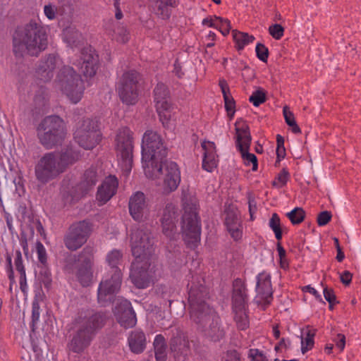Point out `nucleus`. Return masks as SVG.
<instances>
[{
    "instance_id": "nucleus-13",
    "label": "nucleus",
    "mask_w": 361,
    "mask_h": 361,
    "mask_svg": "<svg viewBox=\"0 0 361 361\" xmlns=\"http://www.w3.org/2000/svg\"><path fill=\"white\" fill-rule=\"evenodd\" d=\"M74 140L85 149L95 147L102 140L98 121L86 118L79 122L74 132Z\"/></svg>"
},
{
    "instance_id": "nucleus-27",
    "label": "nucleus",
    "mask_w": 361,
    "mask_h": 361,
    "mask_svg": "<svg viewBox=\"0 0 361 361\" xmlns=\"http://www.w3.org/2000/svg\"><path fill=\"white\" fill-rule=\"evenodd\" d=\"M225 225L234 240L241 239L243 236V226L237 210L232 209L226 211Z\"/></svg>"
},
{
    "instance_id": "nucleus-53",
    "label": "nucleus",
    "mask_w": 361,
    "mask_h": 361,
    "mask_svg": "<svg viewBox=\"0 0 361 361\" xmlns=\"http://www.w3.org/2000/svg\"><path fill=\"white\" fill-rule=\"evenodd\" d=\"M331 219V214L328 211L320 212L317 216V224L320 226L326 225Z\"/></svg>"
},
{
    "instance_id": "nucleus-26",
    "label": "nucleus",
    "mask_w": 361,
    "mask_h": 361,
    "mask_svg": "<svg viewBox=\"0 0 361 361\" xmlns=\"http://www.w3.org/2000/svg\"><path fill=\"white\" fill-rule=\"evenodd\" d=\"M118 180L115 176H109L104 178L99 186L96 199L99 205H103L109 201L116 193Z\"/></svg>"
},
{
    "instance_id": "nucleus-62",
    "label": "nucleus",
    "mask_w": 361,
    "mask_h": 361,
    "mask_svg": "<svg viewBox=\"0 0 361 361\" xmlns=\"http://www.w3.org/2000/svg\"><path fill=\"white\" fill-rule=\"evenodd\" d=\"M216 35L213 31H209L208 34L205 36V39L208 41H210L207 44V47H212L214 46V41L216 40Z\"/></svg>"
},
{
    "instance_id": "nucleus-9",
    "label": "nucleus",
    "mask_w": 361,
    "mask_h": 361,
    "mask_svg": "<svg viewBox=\"0 0 361 361\" xmlns=\"http://www.w3.org/2000/svg\"><path fill=\"white\" fill-rule=\"evenodd\" d=\"M150 169L152 176H146L157 179L156 184L163 194L168 195L178 188L181 178L180 169L176 162L162 161Z\"/></svg>"
},
{
    "instance_id": "nucleus-33",
    "label": "nucleus",
    "mask_w": 361,
    "mask_h": 361,
    "mask_svg": "<svg viewBox=\"0 0 361 361\" xmlns=\"http://www.w3.org/2000/svg\"><path fill=\"white\" fill-rule=\"evenodd\" d=\"M171 349L176 355L178 356L179 354L185 355L189 349L188 341L183 334H179L171 339Z\"/></svg>"
},
{
    "instance_id": "nucleus-38",
    "label": "nucleus",
    "mask_w": 361,
    "mask_h": 361,
    "mask_svg": "<svg viewBox=\"0 0 361 361\" xmlns=\"http://www.w3.org/2000/svg\"><path fill=\"white\" fill-rule=\"evenodd\" d=\"M269 227L274 233L275 238L278 240L282 239V231L281 228V219L276 213L272 214L270 219L269 220Z\"/></svg>"
},
{
    "instance_id": "nucleus-16",
    "label": "nucleus",
    "mask_w": 361,
    "mask_h": 361,
    "mask_svg": "<svg viewBox=\"0 0 361 361\" xmlns=\"http://www.w3.org/2000/svg\"><path fill=\"white\" fill-rule=\"evenodd\" d=\"M122 283L121 269L115 272H107L99 283L97 290L98 302L102 306H106L111 302L114 295L120 290Z\"/></svg>"
},
{
    "instance_id": "nucleus-50",
    "label": "nucleus",
    "mask_w": 361,
    "mask_h": 361,
    "mask_svg": "<svg viewBox=\"0 0 361 361\" xmlns=\"http://www.w3.org/2000/svg\"><path fill=\"white\" fill-rule=\"evenodd\" d=\"M44 13L49 20H54L57 13V7L52 4L45 5L44 7Z\"/></svg>"
},
{
    "instance_id": "nucleus-2",
    "label": "nucleus",
    "mask_w": 361,
    "mask_h": 361,
    "mask_svg": "<svg viewBox=\"0 0 361 361\" xmlns=\"http://www.w3.org/2000/svg\"><path fill=\"white\" fill-rule=\"evenodd\" d=\"M130 245L135 259L131 264L130 279L135 287L144 289L156 279V266L152 262L154 248L150 233L144 229L133 230Z\"/></svg>"
},
{
    "instance_id": "nucleus-22",
    "label": "nucleus",
    "mask_w": 361,
    "mask_h": 361,
    "mask_svg": "<svg viewBox=\"0 0 361 361\" xmlns=\"http://www.w3.org/2000/svg\"><path fill=\"white\" fill-rule=\"evenodd\" d=\"M80 61H73L80 70L85 77L92 78L97 72L98 68V56L91 47H87L82 50Z\"/></svg>"
},
{
    "instance_id": "nucleus-52",
    "label": "nucleus",
    "mask_w": 361,
    "mask_h": 361,
    "mask_svg": "<svg viewBox=\"0 0 361 361\" xmlns=\"http://www.w3.org/2000/svg\"><path fill=\"white\" fill-rule=\"evenodd\" d=\"M219 18V16L216 15L209 16L202 20V25L216 29L218 23V20L216 18Z\"/></svg>"
},
{
    "instance_id": "nucleus-36",
    "label": "nucleus",
    "mask_w": 361,
    "mask_h": 361,
    "mask_svg": "<svg viewBox=\"0 0 361 361\" xmlns=\"http://www.w3.org/2000/svg\"><path fill=\"white\" fill-rule=\"evenodd\" d=\"M35 272L40 282L42 283L47 288H49L51 286L52 279L47 264L46 265L38 264Z\"/></svg>"
},
{
    "instance_id": "nucleus-7",
    "label": "nucleus",
    "mask_w": 361,
    "mask_h": 361,
    "mask_svg": "<svg viewBox=\"0 0 361 361\" xmlns=\"http://www.w3.org/2000/svg\"><path fill=\"white\" fill-rule=\"evenodd\" d=\"M184 213L182 216L181 230L185 243L190 248L196 247L201 235V224L197 214L198 203L195 197L183 199Z\"/></svg>"
},
{
    "instance_id": "nucleus-56",
    "label": "nucleus",
    "mask_w": 361,
    "mask_h": 361,
    "mask_svg": "<svg viewBox=\"0 0 361 361\" xmlns=\"http://www.w3.org/2000/svg\"><path fill=\"white\" fill-rule=\"evenodd\" d=\"M154 350H166L165 339L161 334L157 335L154 341Z\"/></svg>"
},
{
    "instance_id": "nucleus-58",
    "label": "nucleus",
    "mask_w": 361,
    "mask_h": 361,
    "mask_svg": "<svg viewBox=\"0 0 361 361\" xmlns=\"http://www.w3.org/2000/svg\"><path fill=\"white\" fill-rule=\"evenodd\" d=\"M116 39L121 43H126L128 40V32L126 30L121 28L118 32Z\"/></svg>"
},
{
    "instance_id": "nucleus-32",
    "label": "nucleus",
    "mask_w": 361,
    "mask_h": 361,
    "mask_svg": "<svg viewBox=\"0 0 361 361\" xmlns=\"http://www.w3.org/2000/svg\"><path fill=\"white\" fill-rule=\"evenodd\" d=\"M232 37L235 43V47L238 51L243 50L246 46L252 44L255 40V37L247 32L233 30Z\"/></svg>"
},
{
    "instance_id": "nucleus-37",
    "label": "nucleus",
    "mask_w": 361,
    "mask_h": 361,
    "mask_svg": "<svg viewBox=\"0 0 361 361\" xmlns=\"http://www.w3.org/2000/svg\"><path fill=\"white\" fill-rule=\"evenodd\" d=\"M314 333L311 330H307L302 333L300 337L301 352L302 354L310 350L314 345Z\"/></svg>"
},
{
    "instance_id": "nucleus-5",
    "label": "nucleus",
    "mask_w": 361,
    "mask_h": 361,
    "mask_svg": "<svg viewBox=\"0 0 361 361\" xmlns=\"http://www.w3.org/2000/svg\"><path fill=\"white\" fill-rule=\"evenodd\" d=\"M47 47V35L44 28L36 23H30L23 30L18 29L13 35V51L21 54L22 49L31 56H37Z\"/></svg>"
},
{
    "instance_id": "nucleus-34",
    "label": "nucleus",
    "mask_w": 361,
    "mask_h": 361,
    "mask_svg": "<svg viewBox=\"0 0 361 361\" xmlns=\"http://www.w3.org/2000/svg\"><path fill=\"white\" fill-rule=\"evenodd\" d=\"M63 39L67 45L72 49L79 47L80 39L82 38L81 34L78 32L74 27H66L63 30Z\"/></svg>"
},
{
    "instance_id": "nucleus-31",
    "label": "nucleus",
    "mask_w": 361,
    "mask_h": 361,
    "mask_svg": "<svg viewBox=\"0 0 361 361\" xmlns=\"http://www.w3.org/2000/svg\"><path fill=\"white\" fill-rule=\"evenodd\" d=\"M157 7V14L162 19H168L171 14V8L177 6V0H154Z\"/></svg>"
},
{
    "instance_id": "nucleus-6",
    "label": "nucleus",
    "mask_w": 361,
    "mask_h": 361,
    "mask_svg": "<svg viewBox=\"0 0 361 361\" xmlns=\"http://www.w3.org/2000/svg\"><path fill=\"white\" fill-rule=\"evenodd\" d=\"M142 164L146 176H152L150 168L162 162L166 157V147L161 135L155 131L147 130L142 140Z\"/></svg>"
},
{
    "instance_id": "nucleus-25",
    "label": "nucleus",
    "mask_w": 361,
    "mask_h": 361,
    "mask_svg": "<svg viewBox=\"0 0 361 361\" xmlns=\"http://www.w3.org/2000/svg\"><path fill=\"white\" fill-rule=\"evenodd\" d=\"M202 154V169L208 172H212L218 166L219 156L216 146L212 141L204 140L201 142Z\"/></svg>"
},
{
    "instance_id": "nucleus-30",
    "label": "nucleus",
    "mask_w": 361,
    "mask_h": 361,
    "mask_svg": "<svg viewBox=\"0 0 361 361\" xmlns=\"http://www.w3.org/2000/svg\"><path fill=\"white\" fill-rule=\"evenodd\" d=\"M219 86L223 94L225 109L230 117H232L235 113V101L230 94V90L225 80H219Z\"/></svg>"
},
{
    "instance_id": "nucleus-8",
    "label": "nucleus",
    "mask_w": 361,
    "mask_h": 361,
    "mask_svg": "<svg viewBox=\"0 0 361 361\" xmlns=\"http://www.w3.org/2000/svg\"><path fill=\"white\" fill-rule=\"evenodd\" d=\"M37 132L40 143L46 149L61 145L67 134L63 120L56 115L45 117L39 124Z\"/></svg>"
},
{
    "instance_id": "nucleus-1",
    "label": "nucleus",
    "mask_w": 361,
    "mask_h": 361,
    "mask_svg": "<svg viewBox=\"0 0 361 361\" xmlns=\"http://www.w3.org/2000/svg\"><path fill=\"white\" fill-rule=\"evenodd\" d=\"M188 303L190 317L198 328L212 341H217L223 336L219 327V317L207 302L208 291L204 280L199 276H192L188 283Z\"/></svg>"
},
{
    "instance_id": "nucleus-17",
    "label": "nucleus",
    "mask_w": 361,
    "mask_h": 361,
    "mask_svg": "<svg viewBox=\"0 0 361 361\" xmlns=\"http://www.w3.org/2000/svg\"><path fill=\"white\" fill-rule=\"evenodd\" d=\"M92 231L91 223L87 220L73 224L64 237L66 247L70 250H76L87 240Z\"/></svg>"
},
{
    "instance_id": "nucleus-18",
    "label": "nucleus",
    "mask_w": 361,
    "mask_h": 361,
    "mask_svg": "<svg viewBox=\"0 0 361 361\" xmlns=\"http://www.w3.org/2000/svg\"><path fill=\"white\" fill-rule=\"evenodd\" d=\"M235 146L240 153L243 164L246 166H251L252 171L258 169L257 157L249 152L251 144V136L247 127L236 128Z\"/></svg>"
},
{
    "instance_id": "nucleus-57",
    "label": "nucleus",
    "mask_w": 361,
    "mask_h": 361,
    "mask_svg": "<svg viewBox=\"0 0 361 361\" xmlns=\"http://www.w3.org/2000/svg\"><path fill=\"white\" fill-rule=\"evenodd\" d=\"M19 274H20V279H19L20 288L24 293H25L28 288L27 284L26 274H25V271L21 272Z\"/></svg>"
},
{
    "instance_id": "nucleus-55",
    "label": "nucleus",
    "mask_w": 361,
    "mask_h": 361,
    "mask_svg": "<svg viewBox=\"0 0 361 361\" xmlns=\"http://www.w3.org/2000/svg\"><path fill=\"white\" fill-rule=\"evenodd\" d=\"M221 361H240L239 353L235 350H228L223 356Z\"/></svg>"
},
{
    "instance_id": "nucleus-11",
    "label": "nucleus",
    "mask_w": 361,
    "mask_h": 361,
    "mask_svg": "<svg viewBox=\"0 0 361 361\" xmlns=\"http://www.w3.org/2000/svg\"><path fill=\"white\" fill-rule=\"evenodd\" d=\"M104 319V316L99 313L89 317L69 343L68 349L77 353L82 352L90 345L96 331L103 326Z\"/></svg>"
},
{
    "instance_id": "nucleus-4",
    "label": "nucleus",
    "mask_w": 361,
    "mask_h": 361,
    "mask_svg": "<svg viewBox=\"0 0 361 361\" xmlns=\"http://www.w3.org/2000/svg\"><path fill=\"white\" fill-rule=\"evenodd\" d=\"M81 157L79 150L72 147L61 152L45 153L35 166V175L42 184H47L66 171L67 168Z\"/></svg>"
},
{
    "instance_id": "nucleus-10",
    "label": "nucleus",
    "mask_w": 361,
    "mask_h": 361,
    "mask_svg": "<svg viewBox=\"0 0 361 361\" xmlns=\"http://www.w3.org/2000/svg\"><path fill=\"white\" fill-rule=\"evenodd\" d=\"M133 132L126 126L118 129L114 146L116 152L118 165L125 176H128L133 168Z\"/></svg>"
},
{
    "instance_id": "nucleus-3",
    "label": "nucleus",
    "mask_w": 361,
    "mask_h": 361,
    "mask_svg": "<svg viewBox=\"0 0 361 361\" xmlns=\"http://www.w3.org/2000/svg\"><path fill=\"white\" fill-rule=\"evenodd\" d=\"M63 61L56 54H49L41 61L37 74L43 82L50 81L59 70L54 81V87L64 94L73 103L80 101L85 87L80 76L69 66H63Z\"/></svg>"
},
{
    "instance_id": "nucleus-49",
    "label": "nucleus",
    "mask_w": 361,
    "mask_h": 361,
    "mask_svg": "<svg viewBox=\"0 0 361 361\" xmlns=\"http://www.w3.org/2000/svg\"><path fill=\"white\" fill-rule=\"evenodd\" d=\"M269 32L275 39H280L284 33V29L280 24H274L269 27Z\"/></svg>"
},
{
    "instance_id": "nucleus-20",
    "label": "nucleus",
    "mask_w": 361,
    "mask_h": 361,
    "mask_svg": "<svg viewBox=\"0 0 361 361\" xmlns=\"http://www.w3.org/2000/svg\"><path fill=\"white\" fill-rule=\"evenodd\" d=\"M114 314L118 323L124 328H132L137 323L136 314L130 302L123 298H117Z\"/></svg>"
},
{
    "instance_id": "nucleus-54",
    "label": "nucleus",
    "mask_w": 361,
    "mask_h": 361,
    "mask_svg": "<svg viewBox=\"0 0 361 361\" xmlns=\"http://www.w3.org/2000/svg\"><path fill=\"white\" fill-rule=\"evenodd\" d=\"M15 254H16V257H15L14 264H15L16 270L19 273L25 271V269L23 265V257H22V254H21L20 251L16 250Z\"/></svg>"
},
{
    "instance_id": "nucleus-19",
    "label": "nucleus",
    "mask_w": 361,
    "mask_h": 361,
    "mask_svg": "<svg viewBox=\"0 0 361 361\" xmlns=\"http://www.w3.org/2000/svg\"><path fill=\"white\" fill-rule=\"evenodd\" d=\"M270 273L263 271L256 276L255 302L264 307L272 300V285Z\"/></svg>"
},
{
    "instance_id": "nucleus-24",
    "label": "nucleus",
    "mask_w": 361,
    "mask_h": 361,
    "mask_svg": "<svg viewBox=\"0 0 361 361\" xmlns=\"http://www.w3.org/2000/svg\"><path fill=\"white\" fill-rule=\"evenodd\" d=\"M177 217L176 207L171 203L167 204L161 218V224L164 234L171 239L174 238L175 235L177 234Z\"/></svg>"
},
{
    "instance_id": "nucleus-47",
    "label": "nucleus",
    "mask_w": 361,
    "mask_h": 361,
    "mask_svg": "<svg viewBox=\"0 0 361 361\" xmlns=\"http://www.w3.org/2000/svg\"><path fill=\"white\" fill-rule=\"evenodd\" d=\"M248 357L251 361H268L262 351L257 348H251L248 352Z\"/></svg>"
},
{
    "instance_id": "nucleus-59",
    "label": "nucleus",
    "mask_w": 361,
    "mask_h": 361,
    "mask_svg": "<svg viewBox=\"0 0 361 361\" xmlns=\"http://www.w3.org/2000/svg\"><path fill=\"white\" fill-rule=\"evenodd\" d=\"M341 281L345 285H349L352 281V274L348 271H344L340 274Z\"/></svg>"
},
{
    "instance_id": "nucleus-46",
    "label": "nucleus",
    "mask_w": 361,
    "mask_h": 361,
    "mask_svg": "<svg viewBox=\"0 0 361 361\" xmlns=\"http://www.w3.org/2000/svg\"><path fill=\"white\" fill-rule=\"evenodd\" d=\"M155 292L158 295L162 298H168L170 297L172 293V288L168 283L159 284L155 287Z\"/></svg>"
},
{
    "instance_id": "nucleus-61",
    "label": "nucleus",
    "mask_w": 361,
    "mask_h": 361,
    "mask_svg": "<svg viewBox=\"0 0 361 361\" xmlns=\"http://www.w3.org/2000/svg\"><path fill=\"white\" fill-rule=\"evenodd\" d=\"M345 345V337L343 334H338L336 338V346L343 350Z\"/></svg>"
},
{
    "instance_id": "nucleus-40",
    "label": "nucleus",
    "mask_w": 361,
    "mask_h": 361,
    "mask_svg": "<svg viewBox=\"0 0 361 361\" xmlns=\"http://www.w3.org/2000/svg\"><path fill=\"white\" fill-rule=\"evenodd\" d=\"M287 216L293 224L296 225L303 221L305 212L302 208L295 207L287 214Z\"/></svg>"
},
{
    "instance_id": "nucleus-64",
    "label": "nucleus",
    "mask_w": 361,
    "mask_h": 361,
    "mask_svg": "<svg viewBox=\"0 0 361 361\" xmlns=\"http://www.w3.org/2000/svg\"><path fill=\"white\" fill-rule=\"evenodd\" d=\"M157 361H166V350H154Z\"/></svg>"
},
{
    "instance_id": "nucleus-63",
    "label": "nucleus",
    "mask_w": 361,
    "mask_h": 361,
    "mask_svg": "<svg viewBox=\"0 0 361 361\" xmlns=\"http://www.w3.org/2000/svg\"><path fill=\"white\" fill-rule=\"evenodd\" d=\"M304 290L313 295L316 299L320 300H322L321 295L319 293V292L314 288L312 287L311 286H310V285L306 286L304 288Z\"/></svg>"
},
{
    "instance_id": "nucleus-12",
    "label": "nucleus",
    "mask_w": 361,
    "mask_h": 361,
    "mask_svg": "<svg viewBox=\"0 0 361 361\" xmlns=\"http://www.w3.org/2000/svg\"><path fill=\"white\" fill-rule=\"evenodd\" d=\"M169 90L163 83H158L154 90V101L157 112L163 126L174 130L176 126L175 107L168 101Z\"/></svg>"
},
{
    "instance_id": "nucleus-29",
    "label": "nucleus",
    "mask_w": 361,
    "mask_h": 361,
    "mask_svg": "<svg viewBox=\"0 0 361 361\" xmlns=\"http://www.w3.org/2000/svg\"><path fill=\"white\" fill-rule=\"evenodd\" d=\"M92 259L87 257L84 260V264L79 268L77 277L82 286H88L91 284L92 281Z\"/></svg>"
},
{
    "instance_id": "nucleus-45",
    "label": "nucleus",
    "mask_w": 361,
    "mask_h": 361,
    "mask_svg": "<svg viewBox=\"0 0 361 361\" xmlns=\"http://www.w3.org/2000/svg\"><path fill=\"white\" fill-rule=\"evenodd\" d=\"M40 317V307L37 301L32 302V324L31 327L32 330L35 329L36 324L39 321Z\"/></svg>"
},
{
    "instance_id": "nucleus-60",
    "label": "nucleus",
    "mask_w": 361,
    "mask_h": 361,
    "mask_svg": "<svg viewBox=\"0 0 361 361\" xmlns=\"http://www.w3.org/2000/svg\"><path fill=\"white\" fill-rule=\"evenodd\" d=\"M20 245L23 249V251L25 256H28L29 255V247H28V243L27 239L25 235H21L20 238Z\"/></svg>"
},
{
    "instance_id": "nucleus-41",
    "label": "nucleus",
    "mask_w": 361,
    "mask_h": 361,
    "mask_svg": "<svg viewBox=\"0 0 361 361\" xmlns=\"http://www.w3.org/2000/svg\"><path fill=\"white\" fill-rule=\"evenodd\" d=\"M289 173L288 171L283 169L276 176L274 180L273 181V185L276 188H281L285 186L289 179Z\"/></svg>"
},
{
    "instance_id": "nucleus-21",
    "label": "nucleus",
    "mask_w": 361,
    "mask_h": 361,
    "mask_svg": "<svg viewBox=\"0 0 361 361\" xmlns=\"http://www.w3.org/2000/svg\"><path fill=\"white\" fill-rule=\"evenodd\" d=\"M97 173L95 169L87 170L82 177V181L76 185L75 188L67 195H64L66 202L72 203L87 192L97 183Z\"/></svg>"
},
{
    "instance_id": "nucleus-44",
    "label": "nucleus",
    "mask_w": 361,
    "mask_h": 361,
    "mask_svg": "<svg viewBox=\"0 0 361 361\" xmlns=\"http://www.w3.org/2000/svg\"><path fill=\"white\" fill-rule=\"evenodd\" d=\"M266 100L265 93L258 90L252 92V95L249 98V101L255 106H259L261 104L264 103Z\"/></svg>"
},
{
    "instance_id": "nucleus-23",
    "label": "nucleus",
    "mask_w": 361,
    "mask_h": 361,
    "mask_svg": "<svg viewBox=\"0 0 361 361\" xmlns=\"http://www.w3.org/2000/svg\"><path fill=\"white\" fill-rule=\"evenodd\" d=\"M129 212L132 218L138 222L144 221L148 214L146 197L142 192H135L130 197Z\"/></svg>"
},
{
    "instance_id": "nucleus-43",
    "label": "nucleus",
    "mask_w": 361,
    "mask_h": 361,
    "mask_svg": "<svg viewBox=\"0 0 361 361\" xmlns=\"http://www.w3.org/2000/svg\"><path fill=\"white\" fill-rule=\"evenodd\" d=\"M218 20L216 30H219L224 36H227L231 30V24L228 19L220 17L216 18Z\"/></svg>"
},
{
    "instance_id": "nucleus-14",
    "label": "nucleus",
    "mask_w": 361,
    "mask_h": 361,
    "mask_svg": "<svg viewBox=\"0 0 361 361\" xmlns=\"http://www.w3.org/2000/svg\"><path fill=\"white\" fill-rule=\"evenodd\" d=\"M247 289L244 282L237 279L233 282V311L238 329L245 330L249 327L250 322L246 312L247 305Z\"/></svg>"
},
{
    "instance_id": "nucleus-51",
    "label": "nucleus",
    "mask_w": 361,
    "mask_h": 361,
    "mask_svg": "<svg viewBox=\"0 0 361 361\" xmlns=\"http://www.w3.org/2000/svg\"><path fill=\"white\" fill-rule=\"evenodd\" d=\"M323 294L325 300L329 303L330 308H332V306L336 302V295L333 290L324 288Z\"/></svg>"
},
{
    "instance_id": "nucleus-48",
    "label": "nucleus",
    "mask_w": 361,
    "mask_h": 361,
    "mask_svg": "<svg viewBox=\"0 0 361 361\" xmlns=\"http://www.w3.org/2000/svg\"><path fill=\"white\" fill-rule=\"evenodd\" d=\"M257 57L262 62H267L269 56L268 49L262 44L257 43L255 47Z\"/></svg>"
},
{
    "instance_id": "nucleus-28",
    "label": "nucleus",
    "mask_w": 361,
    "mask_h": 361,
    "mask_svg": "<svg viewBox=\"0 0 361 361\" xmlns=\"http://www.w3.org/2000/svg\"><path fill=\"white\" fill-rule=\"evenodd\" d=\"M145 336L140 330L132 331L128 337V344L132 352L135 353H142L145 348Z\"/></svg>"
},
{
    "instance_id": "nucleus-39",
    "label": "nucleus",
    "mask_w": 361,
    "mask_h": 361,
    "mask_svg": "<svg viewBox=\"0 0 361 361\" xmlns=\"http://www.w3.org/2000/svg\"><path fill=\"white\" fill-rule=\"evenodd\" d=\"M283 114L286 123L288 126L291 128L292 131L294 133H300L301 132L300 128L296 123L293 112L289 109L288 106H286L283 107Z\"/></svg>"
},
{
    "instance_id": "nucleus-35",
    "label": "nucleus",
    "mask_w": 361,
    "mask_h": 361,
    "mask_svg": "<svg viewBox=\"0 0 361 361\" xmlns=\"http://www.w3.org/2000/svg\"><path fill=\"white\" fill-rule=\"evenodd\" d=\"M123 257L121 251L114 249L106 255V261L109 267V272H115L116 269H121L118 265L121 264Z\"/></svg>"
},
{
    "instance_id": "nucleus-42",
    "label": "nucleus",
    "mask_w": 361,
    "mask_h": 361,
    "mask_svg": "<svg viewBox=\"0 0 361 361\" xmlns=\"http://www.w3.org/2000/svg\"><path fill=\"white\" fill-rule=\"evenodd\" d=\"M35 249L39 264L46 265L47 264V254L44 245L37 240L35 244Z\"/></svg>"
},
{
    "instance_id": "nucleus-15",
    "label": "nucleus",
    "mask_w": 361,
    "mask_h": 361,
    "mask_svg": "<svg viewBox=\"0 0 361 361\" xmlns=\"http://www.w3.org/2000/svg\"><path fill=\"white\" fill-rule=\"evenodd\" d=\"M139 73L135 71L123 73L116 83V90L123 103L126 105H134L138 99L137 82Z\"/></svg>"
}]
</instances>
